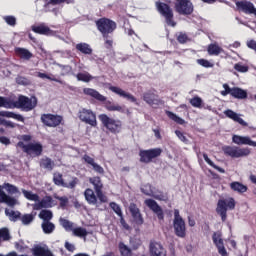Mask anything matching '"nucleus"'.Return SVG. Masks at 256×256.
<instances>
[{
  "label": "nucleus",
  "mask_w": 256,
  "mask_h": 256,
  "mask_svg": "<svg viewBox=\"0 0 256 256\" xmlns=\"http://www.w3.org/2000/svg\"><path fill=\"white\" fill-rule=\"evenodd\" d=\"M16 53L21 59H31L33 57V54L29 52V50L25 48H16Z\"/></svg>",
  "instance_id": "35"
},
{
  "label": "nucleus",
  "mask_w": 256,
  "mask_h": 256,
  "mask_svg": "<svg viewBox=\"0 0 256 256\" xmlns=\"http://www.w3.org/2000/svg\"><path fill=\"white\" fill-rule=\"evenodd\" d=\"M141 191L144 195H148L149 197H153V194L155 193V191H153V187L149 184L142 186Z\"/></svg>",
  "instance_id": "47"
},
{
  "label": "nucleus",
  "mask_w": 256,
  "mask_h": 256,
  "mask_svg": "<svg viewBox=\"0 0 256 256\" xmlns=\"http://www.w3.org/2000/svg\"><path fill=\"white\" fill-rule=\"evenodd\" d=\"M17 147L22 149L27 155H30V157H39L43 153V145L39 142L25 144V142L20 141L17 143Z\"/></svg>",
  "instance_id": "5"
},
{
  "label": "nucleus",
  "mask_w": 256,
  "mask_h": 256,
  "mask_svg": "<svg viewBox=\"0 0 256 256\" xmlns=\"http://www.w3.org/2000/svg\"><path fill=\"white\" fill-rule=\"evenodd\" d=\"M203 159L204 161H206V163L208 165H210V167H213L214 169H216V171H218L219 173H225V169L215 165V163H213L210 159L209 156L207 154H203Z\"/></svg>",
  "instance_id": "40"
},
{
  "label": "nucleus",
  "mask_w": 256,
  "mask_h": 256,
  "mask_svg": "<svg viewBox=\"0 0 256 256\" xmlns=\"http://www.w3.org/2000/svg\"><path fill=\"white\" fill-rule=\"evenodd\" d=\"M143 100L148 103V105H155V101H157V96L153 92H146L143 95Z\"/></svg>",
  "instance_id": "34"
},
{
  "label": "nucleus",
  "mask_w": 256,
  "mask_h": 256,
  "mask_svg": "<svg viewBox=\"0 0 256 256\" xmlns=\"http://www.w3.org/2000/svg\"><path fill=\"white\" fill-rule=\"evenodd\" d=\"M110 207H111V209L114 210L116 215H118L119 217H123V212L121 211V207L117 203L111 202Z\"/></svg>",
  "instance_id": "50"
},
{
  "label": "nucleus",
  "mask_w": 256,
  "mask_h": 256,
  "mask_svg": "<svg viewBox=\"0 0 256 256\" xmlns=\"http://www.w3.org/2000/svg\"><path fill=\"white\" fill-rule=\"evenodd\" d=\"M222 151L225 153V155H228V157H232V159L249 157V155H251V149L237 146H224Z\"/></svg>",
  "instance_id": "4"
},
{
  "label": "nucleus",
  "mask_w": 256,
  "mask_h": 256,
  "mask_svg": "<svg viewBox=\"0 0 256 256\" xmlns=\"http://www.w3.org/2000/svg\"><path fill=\"white\" fill-rule=\"evenodd\" d=\"M72 233L73 235H75V237H82L85 241L87 235H89V232H87V229L83 228V227H77L72 229Z\"/></svg>",
  "instance_id": "33"
},
{
  "label": "nucleus",
  "mask_w": 256,
  "mask_h": 256,
  "mask_svg": "<svg viewBox=\"0 0 256 256\" xmlns=\"http://www.w3.org/2000/svg\"><path fill=\"white\" fill-rule=\"evenodd\" d=\"M92 168L95 171V173H98L99 175H103V173H105V169H103L101 165H99L96 162L93 164Z\"/></svg>",
  "instance_id": "58"
},
{
  "label": "nucleus",
  "mask_w": 256,
  "mask_h": 256,
  "mask_svg": "<svg viewBox=\"0 0 256 256\" xmlns=\"http://www.w3.org/2000/svg\"><path fill=\"white\" fill-rule=\"evenodd\" d=\"M83 160L85 161V163H87L88 165H90L91 167L93 166V164L95 163V159H93L91 156L89 155H84L83 156Z\"/></svg>",
  "instance_id": "63"
},
{
  "label": "nucleus",
  "mask_w": 256,
  "mask_h": 256,
  "mask_svg": "<svg viewBox=\"0 0 256 256\" xmlns=\"http://www.w3.org/2000/svg\"><path fill=\"white\" fill-rule=\"evenodd\" d=\"M38 77H39L40 79H49V81H55L56 83H61L60 80H57L56 78H53V77H51V76H49V75H47V74H45V73L39 72V73H38Z\"/></svg>",
  "instance_id": "57"
},
{
  "label": "nucleus",
  "mask_w": 256,
  "mask_h": 256,
  "mask_svg": "<svg viewBox=\"0 0 256 256\" xmlns=\"http://www.w3.org/2000/svg\"><path fill=\"white\" fill-rule=\"evenodd\" d=\"M5 214L9 217L10 221H17L21 215V213L9 209L5 210Z\"/></svg>",
  "instance_id": "45"
},
{
  "label": "nucleus",
  "mask_w": 256,
  "mask_h": 256,
  "mask_svg": "<svg viewBox=\"0 0 256 256\" xmlns=\"http://www.w3.org/2000/svg\"><path fill=\"white\" fill-rule=\"evenodd\" d=\"M166 115L169 117V119H172V121H175V123H178L179 125H185V120L177 116L175 113L168 111L166 112Z\"/></svg>",
  "instance_id": "42"
},
{
  "label": "nucleus",
  "mask_w": 256,
  "mask_h": 256,
  "mask_svg": "<svg viewBox=\"0 0 256 256\" xmlns=\"http://www.w3.org/2000/svg\"><path fill=\"white\" fill-rule=\"evenodd\" d=\"M230 188L232 191H236V193H247V186L241 184V182H232Z\"/></svg>",
  "instance_id": "29"
},
{
  "label": "nucleus",
  "mask_w": 256,
  "mask_h": 256,
  "mask_svg": "<svg viewBox=\"0 0 256 256\" xmlns=\"http://www.w3.org/2000/svg\"><path fill=\"white\" fill-rule=\"evenodd\" d=\"M75 185H77V180L72 179L70 182H64L62 187H67V189H74Z\"/></svg>",
  "instance_id": "61"
},
{
  "label": "nucleus",
  "mask_w": 256,
  "mask_h": 256,
  "mask_svg": "<svg viewBox=\"0 0 256 256\" xmlns=\"http://www.w3.org/2000/svg\"><path fill=\"white\" fill-rule=\"evenodd\" d=\"M3 189H5L9 195H16V197H21V191H19L17 186L10 183L0 185V203H6L9 207H15L18 203L17 199L7 195Z\"/></svg>",
  "instance_id": "2"
},
{
  "label": "nucleus",
  "mask_w": 256,
  "mask_h": 256,
  "mask_svg": "<svg viewBox=\"0 0 256 256\" xmlns=\"http://www.w3.org/2000/svg\"><path fill=\"white\" fill-rule=\"evenodd\" d=\"M13 105V109H15L16 107L17 109H24V111H31L32 109H35V107H37V98L20 96L18 98V101L13 102Z\"/></svg>",
  "instance_id": "7"
},
{
  "label": "nucleus",
  "mask_w": 256,
  "mask_h": 256,
  "mask_svg": "<svg viewBox=\"0 0 256 256\" xmlns=\"http://www.w3.org/2000/svg\"><path fill=\"white\" fill-rule=\"evenodd\" d=\"M96 197H98L100 203H107V201H109V199L107 198V196L105 194H103V191H97L96 192Z\"/></svg>",
  "instance_id": "55"
},
{
  "label": "nucleus",
  "mask_w": 256,
  "mask_h": 256,
  "mask_svg": "<svg viewBox=\"0 0 256 256\" xmlns=\"http://www.w3.org/2000/svg\"><path fill=\"white\" fill-rule=\"evenodd\" d=\"M129 209L135 221H137L138 223H143V218H141V212H139V208H137V205L130 204Z\"/></svg>",
  "instance_id": "27"
},
{
  "label": "nucleus",
  "mask_w": 256,
  "mask_h": 256,
  "mask_svg": "<svg viewBox=\"0 0 256 256\" xmlns=\"http://www.w3.org/2000/svg\"><path fill=\"white\" fill-rule=\"evenodd\" d=\"M22 193L24 197L28 199V201H34V204H33L34 211H40V209H49L57 205V202H55V200H53L51 196H46L42 200H40L39 195L31 191L22 189Z\"/></svg>",
  "instance_id": "1"
},
{
  "label": "nucleus",
  "mask_w": 256,
  "mask_h": 256,
  "mask_svg": "<svg viewBox=\"0 0 256 256\" xmlns=\"http://www.w3.org/2000/svg\"><path fill=\"white\" fill-rule=\"evenodd\" d=\"M38 217L42 219L43 222L51 221V219H53V212H51V210H41Z\"/></svg>",
  "instance_id": "39"
},
{
  "label": "nucleus",
  "mask_w": 256,
  "mask_h": 256,
  "mask_svg": "<svg viewBox=\"0 0 256 256\" xmlns=\"http://www.w3.org/2000/svg\"><path fill=\"white\" fill-rule=\"evenodd\" d=\"M55 199H58V201H60V207H65V205L69 203V198H67L66 196H63V197L55 196Z\"/></svg>",
  "instance_id": "60"
},
{
  "label": "nucleus",
  "mask_w": 256,
  "mask_h": 256,
  "mask_svg": "<svg viewBox=\"0 0 256 256\" xmlns=\"http://www.w3.org/2000/svg\"><path fill=\"white\" fill-rule=\"evenodd\" d=\"M32 252L35 256H53V252L49 250L47 247L43 246H35L32 249Z\"/></svg>",
  "instance_id": "23"
},
{
  "label": "nucleus",
  "mask_w": 256,
  "mask_h": 256,
  "mask_svg": "<svg viewBox=\"0 0 256 256\" xmlns=\"http://www.w3.org/2000/svg\"><path fill=\"white\" fill-rule=\"evenodd\" d=\"M84 93L85 95H89L90 97L97 99V101H106L107 99L105 98V96L101 95L97 90L92 88H85Z\"/></svg>",
  "instance_id": "25"
},
{
  "label": "nucleus",
  "mask_w": 256,
  "mask_h": 256,
  "mask_svg": "<svg viewBox=\"0 0 256 256\" xmlns=\"http://www.w3.org/2000/svg\"><path fill=\"white\" fill-rule=\"evenodd\" d=\"M53 181L55 183V185L61 186L63 187V184L65 183V181H63V175H61V173H54V177H53Z\"/></svg>",
  "instance_id": "49"
},
{
  "label": "nucleus",
  "mask_w": 256,
  "mask_h": 256,
  "mask_svg": "<svg viewBox=\"0 0 256 256\" xmlns=\"http://www.w3.org/2000/svg\"><path fill=\"white\" fill-rule=\"evenodd\" d=\"M0 117H7L8 119H16V121H24L23 116L15 114L10 111H0Z\"/></svg>",
  "instance_id": "30"
},
{
  "label": "nucleus",
  "mask_w": 256,
  "mask_h": 256,
  "mask_svg": "<svg viewBox=\"0 0 256 256\" xmlns=\"http://www.w3.org/2000/svg\"><path fill=\"white\" fill-rule=\"evenodd\" d=\"M0 239H3V241H9V230H7V228L0 229Z\"/></svg>",
  "instance_id": "56"
},
{
  "label": "nucleus",
  "mask_w": 256,
  "mask_h": 256,
  "mask_svg": "<svg viewBox=\"0 0 256 256\" xmlns=\"http://www.w3.org/2000/svg\"><path fill=\"white\" fill-rule=\"evenodd\" d=\"M89 182L91 183V185H93L94 190L96 191H101L103 189V183L101 182V178L99 177H92L89 178Z\"/></svg>",
  "instance_id": "32"
},
{
  "label": "nucleus",
  "mask_w": 256,
  "mask_h": 256,
  "mask_svg": "<svg viewBox=\"0 0 256 256\" xmlns=\"http://www.w3.org/2000/svg\"><path fill=\"white\" fill-rule=\"evenodd\" d=\"M41 121L44 125H47V127H57L58 125H61L63 118L57 115L44 114L41 117Z\"/></svg>",
  "instance_id": "14"
},
{
  "label": "nucleus",
  "mask_w": 256,
  "mask_h": 256,
  "mask_svg": "<svg viewBox=\"0 0 256 256\" xmlns=\"http://www.w3.org/2000/svg\"><path fill=\"white\" fill-rule=\"evenodd\" d=\"M84 197L88 203V205H97V195H95V191L93 189L88 188L84 191Z\"/></svg>",
  "instance_id": "22"
},
{
  "label": "nucleus",
  "mask_w": 256,
  "mask_h": 256,
  "mask_svg": "<svg viewBox=\"0 0 256 256\" xmlns=\"http://www.w3.org/2000/svg\"><path fill=\"white\" fill-rule=\"evenodd\" d=\"M175 9L180 15H191L193 13V3L189 0H176Z\"/></svg>",
  "instance_id": "11"
},
{
  "label": "nucleus",
  "mask_w": 256,
  "mask_h": 256,
  "mask_svg": "<svg viewBox=\"0 0 256 256\" xmlns=\"http://www.w3.org/2000/svg\"><path fill=\"white\" fill-rule=\"evenodd\" d=\"M4 20L6 21V23L8 24V25H15V23H16V19H15V17H13V16H6V17H4Z\"/></svg>",
  "instance_id": "64"
},
{
  "label": "nucleus",
  "mask_w": 256,
  "mask_h": 256,
  "mask_svg": "<svg viewBox=\"0 0 256 256\" xmlns=\"http://www.w3.org/2000/svg\"><path fill=\"white\" fill-rule=\"evenodd\" d=\"M40 167H43V169H47L48 171H52L55 167V162L49 158H42L40 161Z\"/></svg>",
  "instance_id": "31"
},
{
  "label": "nucleus",
  "mask_w": 256,
  "mask_h": 256,
  "mask_svg": "<svg viewBox=\"0 0 256 256\" xmlns=\"http://www.w3.org/2000/svg\"><path fill=\"white\" fill-rule=\"evenodd\" d=\"M77 79L79 81H83L84 83H89L93 79V76L89 74L88 72L79 73L76 75Z\"/></svg>",
  "instance_id": "41"
},
{
  "label": "nucleus",
  "mask_w": 256,
  "mask_h": 256,
  "mask_svg": "<svg viewBox=\"0 0 256 256\" xmlns=\"http://www.w3.org/2000/svg\"><path fill=\"white\" fill-rule=\"evenodd\" d=\"M163 150L161 148H154L150 150H141L139 155H140V161L142 163H151L153 159L159 157Z\"/></svg>",
  "instance_id": "10"
},
{
  "label": "nucleus",
  "mask_w": 256,
  "mask_h": 256,
  "mask_svg": "<svg viewBox=\"0 0 256 256\" xmlns=\"http://www.w3.org/2000/svg\"><path fill=\"white\" fill-rule=\"evenodd\" d=\"M232 141L235 145H249L250 147H256V142L251 140L249 136L234 135Z\"/></svg>",
  "instance_id": "19"
},
{
  "label": "nucleus",
  "mask_w": 256,
  "mask_h": 256,
  "mask_svg": "<svg viewBox=\"0 0 256 256\" xmlns=\"http://www.w3.org/2000/svg\"><path fill=\"white\" fill-rule=\"evenodd\" d=\"M42 229L43 232L47 235L51 234L53 231H55V224H53L50 221H45L42 223Z\"/></svg>",
  "instance_id": "37"
},
{
  "label": "nucleus",
  "mask_w": 256,
  "mask_h": 256,
  "mask_svg": "<svg viewBox=\"0 0 256 256\" xmlns=\"http://www.w3.org/2000/svg\"><path fill=\"white\" fill-rule=\"evenodd\" d=\"M232 97H235V99H247V91L234 87L232 88Z\"/></svg>",
  "instance_id": "28"
},
{
  "label": "nucleus",
  "mask_w": 256,
  "mask_h": 256,
  "mask_svg": "<svg viewBox=\"0 0 256 256\" xmlns=\"http://www.w3.org/2000/svg\"><path fill=\"white\" fill-rule=\"evenodd\" d=\"M175 135L178 137V139H180V141H182V143H187V137L185 134H183V132L176 130Z\"/></svg>",
  "instance_id": "62"
},
{
  "label": "nucleus",
  "mask_w": 256,
  "mask_h": 256,
  "mask_svg": "<svg viewBox=\"0 0 256 256\" xmlns=\"http://www.w3.org/2000/svg\"><path fill=\"white\" fill-rule=\"evenodd\" d=\"M150 255L151 256H166L165 248L159 242H152L150 244Z\"/></svg>",
  "instance_id": "20"
},
{
  "label": "nucleus",
  "mask_w": 256,
  "mask_h": 256,
  "mask_svg": "<svg viewBox=\"0 0 256 256\" xmlns=\"http://www.w3.org/2000/svg\"><path fill=\"white\" fill-rule=\"evenodd\" d=\"M213 243L216 245L218 249V253L221 256H227V250L225 249V245L223 244V238L221 237V233L215 232L212 236Z\"/></svg>",
  "instance_id": "18"
},
{
  "label": "nucleus",
  "mask_w": 256,
  "mask_h": 256,
  "mask_svg": "<svg viewBox=\"0 0 256 256\" xmlns=\"http://www.w3.org/2000/svg\"><path fill=\"white\" fill-rule=\"evenodd\" d=\"M119 249L122 256H131V249L124 243L119 244Z\"/></svg>",
  "instance_id": "48"
},
{
  "label": "nucleus",
  "mask_w": 256,
  "mask_h": 256,
  "mask_svg": "<svg viewBox=\"0 0 256 256\" xmlns=\"http://www.w3.org/2000/svg\"><path fill=\"white\" fill-rule=\"evenodd\" d=\"M79 119L84 123L91 125L92 127H95L97 125V117L95 116V113H93V111L91 110L82 109L79 112Z\"/></svg>",
  "instance_id": "12"
},
{
  "label": "nucleus",
  "mask_w": 256,
  "mask_h": 256,
  "mask_svg": "<svg viewBox=\"0 0 256 256\" xmlns=\"http://www.w3.org/2000/svg\"><path fill=\"white\" fill-rule=\"evenodd\" d=\"M223 89L221 91V95H223V97H227V95H232V91H233V88L229 87L228 84H223Z\"/></svg>",
  "instance_id": "54"
},
{
  "label": "nucleus",
  "mask_w": 256,
  "mask_h": 256,
  "mask_svg": "<svg viewBox=\"0 0 256 256\" xmlns=\"http://www.w3.org/2000/svg\"><path fill=\"white\" fill-rule=\"evenodd\" d=\"M76 49L80 51L81 53H84L85 55H91L92 49L87 43H80L76 45Z\"/></svg>",
  "instance_id": "36"
},
{
  "label": "nucleus",
  "mask_w": 256,
  "mask_h": 256,
  "mask_svg": "<svg viewBox=\"0 0 256 256\" xmlns=\"http://www.w3.org/2000/svg\"><path fill=\"white\" fill-rule=\"evenodd\" d=\"M190 103L192 107H197L199 109L201 107V103H203V100L199 97H194L190 99Z\"/></svg>",
  "instance_id": "52"
},
{
  "label": "nucleus",
  "mask_w": 256,
  "mask_h": 256,
  "mask_svg": "<svg viewBox=\"0 0 256 256\" xmlns=\"http://www.w3.org/2000/svg\"><path fill=\"white\" fill-rule=\"evenodd\" d=\"M158 11L163 15L166 19V23L171 25V27H175V22H173V11L167 4L164 3H157Z\"/></svg>",
  "instance_id": "13"
},
{
  "label": "nucleus",
  "mask_w": 256,
  "mask_h": 256,
  "mask_svg": "<svg viewBox=\"0 0 256 256\" xmlns=\"http://www.w3.org/2000/svg\"><path fill=\"white\" fill-rule=\"evenodd\" d=\"M0 107H5V109H13L14 105L11 100L0 97Z\"/></svg>",
  "instance_id": "46"
},
{
  "label": "nucleus",
  "mask_w": 256,
  "mask_h": 256,
  "mask_svg": "<svg viewBox=\"0 0 256 256\" xmlns=\"http://www.w3.org/2000/svg\"><path fill=\"white\" fill-rule=\"evenodd\" d=\"M152 197H154V199H157L158 201H167V195L163 193L154 192V194H152Z\"/></svg>",
  "instance_id": "59"
},
{
  "label": "nucleus",
  "mask_w": 256,
  "mask_h": 256,
  "mask_svg": "<svg viewBox=\"0 0 256 256\" xmlns=\"http://www.w3.org/2000/svg\"><path fill=\"white\" fill-rule=\"evenodd\" d=\"M107 111H117L118 113H127L129 114V109L125 105L121 104H110L106 107Z\"/></svg>",
  "instance_id": "26"
},
{
  "label": "nucleus",
  "mask_w": 256,
  "mask_h": 256,
  "mask_svg": "<svg viewBox=\"0 0 256 256\" xmlns=\"http://www.w3.org/2000/svg\"><path fill=\"white\" fill-rule=\"evenodd\" d=\"M224 114L226 117L232 119V121H235L236 123H239V125H242L243 127H247V125H249L247 122H245V120H243V118H241L240 114H237L233 110H226L224 111Z\"/></svg>",
  "instance_id": "21"
},
{
  "label": "nucleus",
  "mask_w": 256,
  "mask_h": 256,
  "mask_svg": "<svg viewBox=\"0 0 256 256\" xmlns=\"http://www.w3.org/2000/svg\"><path fill=\"white\" fill-rule=\"evenodd\" d=\"M173 227L177 237L183 238L185 237V235H187V227L185 225V220H183V217H181L179 210L174 211Z\"/></svg>",
  "instance_id": "6"
},
{
  "label": "nucleus",
  "mask_w": 256,
  "mask_h": 256,
  "mask_svg": "<svg viewBox=\"0 0 256 256\" xmlns=\"http://www.w3.org/2000/svg\"><path fill=\"white\" fill-rule=\"evenodd\" d=\"M235 205L236 202L233 197L218 200L216 212L220 215L222 221L227 220V211H233V209H235Z\"/></svg>",
  "instance_id": "3"
},
{
  "label": "nucleus",
  "mask_w": 256,
  "mask_h": 256,
  "mask_svg": "<svg viewBox=\"0 0 256 256\" xmlns=\"http://www.w3.org/2000/svg\"><path fill=\"white\" fill-rule=\"evenodd\" d=\"M60 225L64 227L66 231H73V222H70L69 220L65 218H60Z\"/></svg>",
  "instance_id": "44"
},
{
  "label": "nucleus",
  "mask_w": 256,
  "mask_h": 256,
  "mask_svg": "<svg viewBox=\"0 0 256 256\" xmlns=\"http://www.w3.org/2000/svg\"><path fill=\"white\" fill-rule=\"evenodd\" d=\"M197 63L198 65H201L202 67H206V68L214 67V64L206 59H198Z\"/></svg>",
  "instance_id": "53"
},
{
  "label": "nucleus",
  "mask_w": 256,
  "mask_h": 256,
  "mask_svg": "<svg viewBox=\"0 0 256 256\" xmlns=\"http://www.w3.org/2000/svg\"><path fill=\"white\" fill-rule=\"evenodd\" d=\"M236 7L238 11H242L247 15H254L256 17V8L253 3L249 1L236 2Z\"/></svg>",
  "instance_id": "15"
},
{
  "label": "nucleus",
  "mask_w": 256,
  "mask_h": 256,
  "mask_svg": "<svg viewBox=\"0 0 256 256\" xmlns=\"http://www.w3.org/2000/svg\"><path fill=\"white\" fill-rule=\"evenodd\" d=\"M32 31H34V33H38L39 35H52L53 34V31H51L48 26H45V24H41L39 26H33Z\"/></svg>",
  "instance_id": "24"
},
{
  "label": "nucleus",
  "mask_w": 256,
  "mask_h": 256,
  "mask_svg": "<svg viewBox=\"0 0 256 256\" xmlns=\"http://www.w3.org/2000/svg\"><path fill=\"white\" fill-rule=\"evenodd\" d=\"M109 90L112 91V93L119 95V97H123L124 99H127L131 103H137V98H135V96H133L131 93L125 92V90L117 86H110Z\"/></svg>",
  "instance_id": "17"
},
{
  "label": "nucleus",
  "mask_w": 256,
  "mask_h": 256,
  "mask_svg": "<svg viewBox=\"0 0 256 256\" xmlns=\"http://www.w3.org/2000/svg\"><path fill=\"white\" fill-rule=\"evenodd\" d=\"M234 69L239 73H247V71H249V67L243 65L242 63L235 64Z\"/></svg>",
  "instance_id": "51"
},
{
  "label": "nucleus",
  "mask_w": 256,
  "mask_h": 256,
  "mask_svg": "<svg viewBox=\"0 0 256 256\" xmlns=\"http://www.w3.org/2000/svg\"><path fill=\"white\" fill-rule=\"evenodd\" d=\"M99 119L111 133H119L121 131V121L110 118L106 114H101Z\"/></svg>",
  "instance_id": "8"
},
{
  "label": "nucleus",
  "mask_w": 256,
  "mask_h": 256,
  "mask_svg": "<svg viewBox=\"0 0 256 256\" xmlns=\"http://www.w3.org/2000/svg\"><path fill=\"white\" fill-rule=\"evenodd\" d=\"M35 220V215L33 214H24L21 217L22 225H31L33 221Z\"/></svg>",
  "instance_id": "43"
},
{
  "label": "nucleus",
  "mask_w": 256,
  "mask_h": 256,
  "mask_svg": "<svg viewBox=\"0 0 256 256\" xmlns=\"http://www.w3.org/2000/svg\"><path fill=\"white\" fill-rule=\"evenodd\" d=\"M144 204L146 205V207H149V209L151 211H153V213H155V215H157L158 219L163 220L164 219V214H163V209L161 208V206H159V204H157V202L153 199H146L144 201Z\"/></svg>",
  "instance_id": "16"
},
{
  "label": "nucleus",
  "mask_w": 256,
  "mask_h": 256,
  "mask_svg": "<svg viewBox=\"0 0 256 256\" xmlns=\"http://www.w3.org/2000/svg\"><path fill=\"white\" fill-rule=\"evenodd\" d=\"M96 25L100 33H102L103 37H107L109 33H113L114 29H117V24L107 18L98 20Z\"/></svg>",
  "instance_id": "9"
},
{
  "label": "nucleus",
  "mask_w": 256,
  "mask_h": 256,
  "mask_svg": "<svg viewBox=\"0 0 256 256\" xmlns=\"http://www.w3.org/2000/svg\"><path fill=\"white\" fill-rule=\"evenodd\" d=\"M208 53L209 55H219L220 53H223V48L217 44H210L208 46Z\"/></svg>",
  "instance_id": "38"
}]
</instances>
